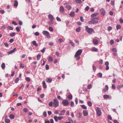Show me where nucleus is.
Instances as JSON below:
<instances>
[{
    "mask_svg": "<svg viewBox=\"0 0 123 123\" xmlns=\"http://www.w3.org/2000/svg\"><path fill=\"white\" fill-rule=\"evenodd\" d=\"M49 105L50 107L53 106L54 107H57L59 106V102L56 98H54L53 100V102L50 101Z\"/></svg>",
    "mask_w": 123,
    "mask_h": 123,
    "instance_id": "f257e3e1",
    "label": "nucleus"
},
{
    "mask_svg": "<svg viewBox=\"0 0 123 123\" xmlns=\"http://www.w3.org/2000/svg\"><path fill=\"white\" fill-rule=\"evenodd\" d=\"M43 34L48 38H50V36L49 32L47 31H44L42 32Z\"/></svg>",
    "mask_w": 123,
    "mask_h": 123,
    "instance_id": "f03ea898",
    "label": "nucleus"
},
{
    "mask_svg": "<svg viewBox=\"0 0 123 123\" xmlns=\"http://www.w3.org/2000/svg\"><path fill=\"white\" fill-rule=\"evenodd\" d=\"M96 111L97 115L98 116H100L101 114V111L99 107H97L96 108Z\"/></svg>",
    "mask_w": 123,
    "mask_h": 123,
    "instance_id": "7ed1b4c3",
    "label": "nucleus"
},
{
    "mask_svg": "<svg viewBox=\"0 0 123 123\" xmlns=\"http://www.w3.org/2000/svg\"><path fill=\"white\" fill-rule=\"evenodd\" d=\"M82 51V49H79L75 53L74 55L75 57H76L78 56H80L81 54Z\"/></svg>",
    "mask_w": 123,
    "mask_h": 123,
    "instance_id": "20e7f679",
    "label": "nucleus"
},
{
    "mask_svg": "<svg viewBox=\"0 0 123 123\" xmlns=\"http://www.w3.org/2000/svg\"><path fill=\"white\" fill-rule=\"evenodd\" d=\"M85 30L88 33L92 34V29L91 28H89L88 26H85Z\"/></svg>",
    "mask_w": 123,
    "mask_h": 123,
    "instance_id": "39448f33",
    "label": "nucleus"
},
{
    "mask_svg": "<svg viewBox=\"0 0 123 123\" xmlns=\"http://www.w3.org/2000/svg\"><path fill=\"white\" fill-rule=\"evenodd\" d=\"M98 17H93V24H96L98 23Z\"/></svg>",
    "mask_w": 123,
    "mask_h": 123,
    "instance_id": "423d86ee",
    "label": "nucleus"
},
{
    "mask_svg": "<svg viewBox=\"0 0 123 123\" xmlns=\"http://www.w3.org/2000/svg\"><path fill=\"white\" fill-rule=\"evenodd\" d=\"M62 104L64 106H67L69 104L68 101L66 99L63 100L62 101Z\"/></svg>",
    "mask_w": 123,
    "mask_h": 123,
    "instance_id": "0eeeda50",
    "label": "nucleus"
},
{
    "mask_svg": "<svg viewBox=\"0 0 123 123\" xmlns=\"http://www.w3.org/2000/svg\"><path fill=\"white\" fill-rule=\"evenodd\" d=\"M101 14L103 15H104L105 14V11L103 8H102L100 10Z\"/></svg>",
    "mask_w": 123,
    "mask_h": 123,
    "instance_id": "6e6552de",
    "label": "nucleus"
},
{
    "mask_svg": "<svg viewBox=\"0 0 123 123\" xmlns=\"http://www.w3.org/2000/svg\"><path fill=\"white\" fill-rule=\"evenodd\" d=\"M103 97L105 99H108L109 98V99H111V97L110 95H108L106 94L104 95L103 96Z\"/></svg>",
    "mask_w": 123,
    "mask_h": 123,
    "instance_id": "1a4fd4ad",
    "label": "nucleus"
},
{
    "mask_svg": "<svg viewBox=\"0 0 123 123\" xmlns=\"http://www.w3.org/2000/svg\"><path fill=\"white\" fill-rule=\"evenodd\" d=\"M64 9L63 7L61 6L59 8V11L61 13H62L64 11Z\"/></svg>",
    "mask_w": 123,
    "mask_h": 123,
    "instance_id": "9d476101",
    "label": "nucleus"
},
{
    "mask_svg": "<svg viewBox=\"0 0 123 123\" xmlns=\"http://www.w3.org/2000/svg\"><path fill=\"white\" fill-rule=\"evenodd\" d=\"M16 48H15L12 50H11L8 52V53L9 54H10L12 53H13L16 50Z\"/></svg>",
    "mask_w": 123,
    "mask_h": 123,
    "instance_id": "9b49d317",
    "label": "nucleus"
},
{
    "mask_svg": "<svg viewBox=\"0 0 123 123\" xmlns=\"http://www.w3.org/2000/svg\"><path fill=\"white\" fill-rule=\"evenodd\" d=\"M65 111L64 110H63L60 111V113H59V115L60 116H62L65 113Z\"/></svg>",
    "mask_w": 123,
    "mask_h": 123,
    "instance_id": "f8f14e48",
    "label": "nucleus"
},
{
    "mask_svg": "<svg viewBox=\"0 0 123 123\" xmlns=\"http://www.w3.org/2000/svg\"><path fill=\"white\" fill-rule=\"evenodd\" d=\"M48 18L50 19V20H53L54 18L52 15L49 14L48 15Z\"/></svg>",
    "mask_w": 123,
    "mask_h": 123,
    "instance_id": "ddd939ff",
    "label": "nucleus"
},
{
    "mask_svg": "<svg viewBox=\"0 0 123 123\" xmlns=\"http://www.w3.org/2000/svg\"><path fill=\"white\" fill-rule=\"evenodd\" d=\"M83 115L85 116H86L88 114L86 110H84L83 112Z\"/></svg>",
    "mask_w": 123,
    "mask_h": 123,
    "instance_id": "4468645a",
    "label": "nucleus"
},
{
    "mask_svg": "<svg viewBox=\"0 0 123 123\" xmlns=\"http://www.w3.org/2000/svg\"><path fill=\"white\" fill-rule=\"evenodd\" d=\"M93 43L95 45L98 44V41L97 39H94L93 41Z\"/></svg>",
    "mask_w": 123,
    "mask_h": 123,
    "instance_id": "2eb2a0df",
    "label": "nucleus"
},
{
    "mask_svg": "<svg viewBox=\"0 0 123 123\" xmlns=\"http://www.w3.org/2000/svg\"><path fill=\"white\" fill-rule=\"evenodd\" d=\"M65 8H67L68 10H70L71 8V6L68 5H67L66 6H65Z\"/></svg>",
    "mask_w": 123,
    "mask_h": 123,
    "instance_id": "dca6fc26",
    "label": "nucleus"
},
{
    "mask_svg": "<svg viewBox=\"0 0 123 123\" xmlns=\"http://www.w3.org/2000/svg\"><path fill=\"white\" fill-rule=\"evenodd\" d=\"M53 61V59L52 57L51 56H49V57L48 58V61L49 62H51Z\"/></svg>",
    "mask_w": 123,
    "mask_h": 123,
    "instance_id": "f3484780",
    "label": "nucleus"
},
{
    "mask_svg": "<svg viewBox=\"0 0 123 123\" xmlns=\"http://www.w3.org/2000/svg\"><path fill=\"white\" fill-rule=\"evenodd\" d=\"M32 44L33 45L35 46L36 47H37L38 46V45L36 41H33L32 42Z\"/></svg>",
    "mask_w": 123,
    "mask_h": 123,
    "instance_id": "a211bd4d",
    "label": "nucleus"
},
{
    "mask_svg": "<svg viewBox=\"0 0 123 123\" xmlns=\"http://www.w3.org/2000/svg\"><path fill=\"white\" fill-rule=\"evenodd\" d=\"M18 5V2L16 0H15L14 1V6L17 7Z\"/></svg>",
    "mask_w": 123,
    "mask_h": 123,
    "instance_id": "6ab92c4d",
    "label": "nucleus"
},
{
    "mask_svg": "<svg viewBox=\"0 0 123 123\" xmlns=\"http://www.w3.org/2000/svg\"><path fill=\"white\" fill-rule=\"evenodd\" d=\"M54 23V21L53 20H50L49 21L48 23L49 25H51L52 24Z\"/></svg>",
    "mask_w": 123,
    "mask_h": 123,
    "instance_id": "aec40b11",
    "label": "nucleus"
},
{
    "mask_svg": "<svg viewBox=\"0 0 123 123\" xmlns=\"http://www.w3.org/2000/svg\"><path fill=\"white\" fill-rule=\"evenodd\" d=\"M75 15V13L73 12H71L69 14L70 16L71 17L74 16Z\"/></svg>",
    "mask_w": 123,
    "mask_h": 123,
    "instance_id": "412c9836",
    "label": "nucleus"
},
{
    "mask_svg": "<svg viewBox=\"0 0 123 123\" xmlns=\"http://www.w3.org/2000/svg\"><path fill=\"white\" fill-rule=\"evenodd\" d=\"M43 87L45 88H46L47 87V86L44 81H43Z\"/></svg>",
    "mask_w": 123,
    "mask_h": 123,
    "instance_id": "4be33fe9",
    "label": "nucleus"
},
{
    "mask_svg": "<svg viewBox=\"0 0 123 123\" xmlns=\"http://www.w3.org/2000/svg\"><path fill=\"white\" fill-rule=\"evenodd\" d=\"M1 67L3 69H4L5 68V65L4 63H2L1 65Z\"/></svg>",
    "mask_w": 123,
    "mask_h": 123,
    "instance_id": "5701e85b",
    "label": "nucleus"
},
{
    "mask_svg": "<svg viewBox=\"0 0 123 123\" xmlns=\"http://www.w3.org/2000/svg\"><path fill=\"white\" fill-rule=\"evenodd\" d=\"M41 55L38 54L37 56V60H39L40 59L41 57Z\"/></svg>",
    "mask_w": 123,
    "mask_h": 123,
    "instance_id": "b1692460",
    "label": "nucleus"
},
{
    "mask_svg": "<svg viewBox=\"0 0 123 123\" xmlns=\"http://www.w3.org/2000/svg\"><path fill=\"white\" fill-rule=\"evenodd\" d=\"M69 43L71 44L72 46L74 47V44L73 42L71 41L70 40L69 41Z\"/></svg>",
    "mask_w": 123,
    "mask_h": 123,
    "instance_id": "393cba45",
    "label": "nucleus"
},
{
    "mask_svg": "<svg viewBox=\"0 0 123 123\" xmlns=\"http://www.w3.org/2000/svg\"><path fill=\"white\" fill-rule=\"evenodd\" d=\"M121 28L120 25H117L116 26V28L117 30L121 29Z\"/></svg>",
    "mask_w": 123,
    "mask_h": 123,
    "instance_id": "a878e982",
    "label": "nucleus"
},
{
    "mask_svg": "<svg viewBox=\"0 0 123 123\" xmlns=\"http://www.w3.org/2000/svg\"><path fill=\"white\" fill-rule=\"evenodd\" d=\"M52 79L50 78H48L47 82H48L49 83H50L52 82Z\"/></svg>",
    "mask_w": 123,
    "mask_h": 123,
    "instance_id": "bb28decb",
    "label": "nucleus"
},
{
    "mask_svg": "<svg viewBox=\"0 0 123 123\" xmlns=\"http://www.w3.org/2000/svg\"><path fill=\"white\" fill-rule=\"evenodd\" d=\"M9 117L10 119H14V116L13 114H11L9 116Z\"/></svg>",
    "mask_w": 123,
    "mask_h": 123,
    "instance_id": "cd10ccee",
    "label": "nucleus"
},
{
    "mask_svg": "<svg viewBox=\"0 0 123 123\" xmlns=\"http://www.w3.org/2000/svg\"><path fill=\"white\" fill-rule=\"evenodd\" d=\"M81 107L83 109H87V107L84 105H81Z\"/></svg>",
    "mask_w": 123,
    "mask_h": 123,
    "instance_id": "c85d7f7f",
    "label": "nucleus"
},
{
    "mask_svg": "<svg viewBox=\"0 0 123 123\" xmlns=\"http://www.w3.org/2000/svg\"><path fill=\"white\" fill-rule=\"evenodd\" d=\"M9 35L11 37H13L15 35V33L13 32L12 33H10Z\"/></svg>",
    "mask_w": 123,
    "mask_h": 123,
    "instance_id": "c756f323",
    "label": "nucleus"
},
{
    "mask_svg": "<svg viewBox=\"0 0 123 123\" xmlns=\"http://www.w3.org/2000/svg\"><path fill=\"white\" fill-rule=\"evenodd\" d=\"M80 30H81V28H80V27H79L76 29L75 31L76 32H79V31H80Z\"/></svg>",
    "mask_w": 123,
    "mask_h": 123,
    "instance_id": "7c9ffc66",
    "label": "nucleus"
},
{
    "mask_svg": "<svg viewBox=\"0 0 123 123\" xmlns=\"http://www.w3.org/2000/svg\"><path fill=\"white\" fill-rule=\"evenodd\" d=\"M19 78L18 77L17 78H16L15 80V82L16 83H18L19 80Z\"/></svg>",
    "mask_w": 123,
    "mask_h": 123,
    "instance_id": "2f4dec72",
    "label": "nucleus"
},
{
    "mask_svg": "<svg viewBox=\"0 0 123 123\" xmlns=\"http://www.w3.org/2000/svg\"><path fill=\"white\" fill-rule=\"evenodd\" d=\"M23 111L24 112L26 113L28 111V109L26 108H24L23 109Z\"/></svg>",
    "mask_w": 123,
    "mask_h": 123,
    "instance_id": "473e14b6",
    "label": "nucleus"
},
{
    "mask_svg": "<svg viewBox=\"0 0 123 123\" xmlns=\"http://www.w3.org/2000/svg\"><path fill=\"white\" fill-rule=\"evenodd\" d=\"M93 51L95 52H97L98 51V49L95 47H93Z\"/></svg>",
    "mask_w": 123,
    "mask_h": 123,
    "instance_id": "72a5a7b5",
    "label": "nucleus"
},
{
    "mask_svg": "<svg viewBox=\"0 0 123 123\" xmlns=\"http://www.w3.org/2000/svg\"><path fill=\"white\" fill-rule=\"evenodd\" d=\"M74 42L76 43L77 45H79V42L77 40L75 39L74 40Z\"/></svg>",
    "mask_w": 123,
    "mask_h": 123,
    "instance_id": "f704fd0d",
    "label": "nucleus"
},
{
    "mask_svg": "<svg viewBox=\"0 0 123 123\" xmlns=\"http://www.w3.org/2000/svg\"><path fill=\"white\" fill-rule=\"evenodd\" d=\"M20 68H23L25 66L24 65V64H23L22 63H20Z\"/></svg>",
    "mask_w": 123,
    "mask_h": 123,
    "instance_id": "c9c22d12",
    "label": "nucleus"
},
{
    "mask_svg": "<svg viewBox=\"0 0 123 123\" xmlns=\"http://www.w3.org/2000/svg\"><path fill=\"white\" fill-rule=\"evenodd\" d=\"M98 14V12H96L93 14V17H95V16L97 15Z\"/></svg>",
    "mask_w": 123,
    "mask_h": 123,
    "instance_id": "e433bc0d",
    "label": "nucleus"
},
{
    "mask_svg": "<svg viewBox=\"0 0 123 123\" xmlns=\"http://www.w3.org/2000/svg\"><path fill=\"white\" fill-rule=\"evenodd\" d=\"M49 30L50 31L52 32L53 31V29L52 27H49Z\"/></svg>",
    "mask_w": 123,
    "mask_h": 123,
    "instance_id": "4c0bfd02",
    "label": "nucleus"
},
{
    "mask_svg": "<svg viewBox=\"0 0 123 123\" xmlns=\"http://www.w3.org/2000/svg\"><path fill=\"white\" fill-rule=\"evenodd\" d=\"M10 120L9 119H5V122L6 123H10Z\"/></svg>",
    "mask_w": 123,
    "mask_h": 123,
    "instance_id": "58836bf2",
    "label": "nucleus"
},
{
    "mask_svg": "<svg viewBox=\"0 0 123 123\" xmlns=\"http://www.w3.org/2000/svg\"><path fill=\"white\" fill-rule=\"evenodd\" d=\"M54 118L55 122H57V121L58 119L57 116H54Z\"/></svg>",
    "mask_w": 123,
    "mask_h": 123,
    "instance_id": "ea45409f",
    "label": "nucleus"
},
{
    "mask_svg": "<svg viewBox=\"0 0 123 123\" xmlns=\"http://www.w3.org/2000/svg\"><path fill=\"white\" fill-rule=\"evenodd\" d=\"M58 40L59 41L60 43L63 42L64 41L63 39L62 38H60L58 39Z\"/></svg>",
    "mask_w": 123,
    "mask_h": 123,
    "instance_id": "a19ab883",
    "label": "nucleus"
},
{
    "mask_svg": "<svg viewBox=\"0 0 123 123\" xmlns=\"http://www.w3.org/2000/svg\"><path fill=\"white\" fill-rule=\"evenodd\" d=\"M98 75L100 78H101L102 77V74L100 73H99L98 74Z\"/></svg>",
    "mask_w": 123,
    "mask_h": 123,
    "instance_id": "79ce46f5",
    "label": "nucleus"
},
{
    "mask_svg": "<svg viewBox=\"0 0 123 123\" xmlns=\"http://www.w3.org/2000/svg\"><path fill=\"white\" fill-rule=\"evenodd\" d=\"M112 50L113 52H117L116 49L115 48H113Z\"/></svg>",
    "mask_w": 123,
    "mask_h": 123,
    "instance_id": "37998d69",
    "label": "nucleus"
},
{
    "mask_svg": "<svg viewBox=\"0 0 123 123\" xmlns=\"http://www.w3.org/2000/svg\"><path fill=\"white\" fill-rule=\"evenodd\" d=\"M112 29V27L110 26H109L108 27L107 30L109 31H110Z\"/></svg>",
    "mask_w": 123,
    "mask_h": 123,
    "instance_id": "c03bdc74",
    "label": "nucleus"
},
{
    "mask_svg": "<svg viewBox=\"0 0 123 123\" xmlns=\"http://www.w3.org/2000/svg\"><path fill=\"white\" fill-rule=\"evenodd\" d=\"M72 98V95H69L68 96V98L70 100H71Z\"/></svg>",
    "mask_w": 123,
    "mask_h": 123,
    "instance_id": "a18cd8bd",
    "label": "nucleus"
},
{
    "mask_svg": "<svg viewBox=\"0 0 123 123\" xmlns=\"http://www.w3.org/2000/svg\"><path fill=\"white\" fill-rule=\"evenodd\" d=\"M76 2L77 3H81V0H76Z\"/></svg>",
    "mask_w": 123,
    "mask_h": 123,
    "instance_id": "49530a36",
    "label": "nucleus"
},
{
    "mask_svg": "<svg viewBox=\"0 0 123 123\" xmlns=\"http://www.w3.org/2000/svg\"><path fill=\"white\" fill-rule=\"evenodd\" d=\"M6 26L4 25H3L1 28V29L2 30H4V29H5L6 28Z\"/></svg>",
    "mask_w": 123,
    "mask_h": 123,
    "instance_id": "de8ad7c7",
    "label": "nucleus"
},
{
    "mask_svg": "<svg viewBox=\"0 0 123 123\" xmlns=\"http://www.w3.org/2000/svg\"><path fill=\"white\" fill-rule=\"evenodd\" d=\"M25 80L28 82H30V78L29 77H26L25 78Z\"/></svg>",
    "mask_w": 123,
    "mask_h": 123,
    "instance_id": "09e8293b",
    "label": "nucleus"
},
{
    "mask_svg": "<svg viewBox=\"0 0 123 123\" xmlns=\"http://www.w3.org/2000/svg\"><path fill=\"white\" fill-rule=\"evenodd\" d=\"M88 105L90 106H92V103L90 101H89L88 102Z\"/></svg>",
    "mask_w": 123,
    "mask_h": 123,
    "instance_id": "8fccbe9b",
    "label": "nucleus"
},
{
    "mask_svg": "<svg viewBox=\"0 0 123 123\" xmlns=\"http://www.w3.org/2000/svg\"><path fill=\"white\" fill-rule=\"evenodd\" d=\"M74 102L73 101H71L70 104L71 107H73L74 106Z\"/></svg>",
    "mask_w": 123,
    "mask_h": 123,
    "instance_id": "3c124183",
    "label": "nucleus"
},
{
    "mask_svg": "<svg viewBox=\"0 0 123 123\" xmlns=\"http://www.w3.org/2000/svg\"><path fill=\"white\" fill-rule=\"evenodd\" d=\"M75 58H76V60H79L80 58V56H77Z\"/></svg>",
    "mask_w": 123,
    "mask_h": 123,
    "instance_id": "603ef678",
    "label": "nucleus"
},
{
    "mask_svg": "<svg viewBox=\"0 0 123 123\" xmlns=\"http://www.w3.org/2000/svg\"><path fill=\"white\" fill-rule=\"evenodd\" d=\"M108 119L111 120H112V118L111 117V116L110 115H109L108 116Z\"/></svg>",
    "mask_w": 123,
    "mask_h": 123,
    "instance_id": "864d4df0",
    "label": "nucleus"
},
{
    "mask_svg": "<svg viewBox=\"0 0 123 123\" xmlns=\"http://www.w3.org/2000/svg\"><path fill=\"white\" fill-rule=\"evenodd\" d=\"M114 41L113 40H111L110 41V43L112 45L114 43Z\"/></svg>",
    "mask_w": 123,
    "mask_h": 123,
    "instance_id": "5fc2aeb1",
    "label": "nucleus"
},
{
    "mask_svg": "<svg viewBox=\"0 0 123 123\" xmlns=\"http://www.w3.org/2000/svg\"><path fill=\"white\" fill-rule=\"evenodd\" d=\"M49 66L47 65L46 64V65L45 66V68L46 70H48L49 69Z\"/></svg>",
    "mask_w": 123,
    "mask_h": 123,
    "instance_id": "6e6d98bb",
    "label": "nucleus"
},
{
    "mask_svg": "<svg viewBox=\"0 0 123 123\" xmlns=\"http://www.w3.org/2000/svg\"><path fill=\"white\" fill-rule=\"evenodd\" d=\"M8 28L10 30H12L13 29V28L12 27L10 26H9L8 27Z\"/></svg>",
    "mask_w": 123,
    "mask_h": 123,
    "instance_id": "4d7b16f0",
    "label": "nucleus"
},
{
    "mask_svg": "<svg viewBox=\"0 0 123 123\" xmlns=\"http://www.w3.org/2000/svg\"><path fill=\"white\" fill-rule=\"evenodd\" d=\"M56 19L57 21H61V20L60 18H59L58 17H57L56 18Z\"/></svg>",
    "mask_w": 123,
    "mask_h": 123,
    "instance_id": "13d9d810",
    "label": "nucleus"
},
{
    "mask_svg": "<svg viewBox=\"0 0 123 123\" xmlns=\"http://www.w3.org/2000/svg\"><path fill=\"white\" fill-rule=\"evenodd\" d=\"M82 115V114L81 113H79L78 114V117L79 119L81 118V116Z\"/></svg>",
    "mask_w": 123,
    "mask_h": 123,
    "instance_id": "bf43d9fd",
    "label": "nucleus"
},
{
    "mask_svg": "<svg viewBox=\"0 0 123 123\" xmlns=\"http://www.w3.org/2000/svg\"><path fill=\"white\" fill-rule=\"evenodd\" d=\"M12 23L15 25H17V23L14 21H12Z\"/></svg>",
    "mask_w": 123,
    "mask_h": 123,
    "instance_id": "052dcab7",
    "label": "nucleus"
},
{
    "mask_svg": "<svg viewBox=\"0 0 123 123\" xmlns=\"http://www.w3.org/2000/svg\"><path fill=\"white\" fill-rule=\"evenodd\" d=\"M35 35L36 36H38L39 35V33L37 32H36L35 33Z\"/></svg>",
    "mask_w": 123,
    "mask_h": 123,
    "instance_id": "680f3d73",
    "label": "nucleus"
},
{
    "mask_svg": "<svg viewBox=\"0 0 123 123\" xmlns=\"http://www.w3.org/2000/svg\"><path fill=\"white\" fill-rule=\"evenodd\" d=\"M43 114L44 116L45 117H46V116L47 114H46V112H45V111L44 112H43Z\"/></svg>",
    "mask_w": 123,
    "mask_h": 123,
    "instance_id": "e2e57ef3",
    "label": "nucleus"
},
{
    "mask_svg": "<svg viewBox=\"0 0 123 123\" xmlns=\"http://www.w3.org/2000/svg\"><path fill=\"white\" fill-rule=\"evenodd\" d=\"M75 101L76 102V104H77L78 103V99L77 98H75Z\"/></svg>",
    "mask_w": 123,
    "mask_h": 123,
    "instance_id": "0e129e2a",
    "label": "nucleus"
},
{
    "mask_svg": "<svg viewBox=\"0 0 123 123\" xmlns=\"http://www.w3.org/2000/svg\"><path fill=\"white\" fill-rule=\"evenodd\" d=\"M89 9V7L88 6H87L85 8V10L86 11H88Z\"/></svg>",
    "mask_w": 123,
    "mask_h": 123,
    "instance_id": "69168bd1",
    "label": "nucleus"
},
{
    "mask_svg": "<svg viewBox=\"0 0 123 123\" xmlns=\"http://www.w3.org/2000/svg\"><path fill=\"white\" fill-rule=\"evenodd\" d=\"M105 89H106L107 90H108V87L107 85H106L105 86Z\"/></svg>",
    "mask_w": 123,
    "mask_h": 123,
    "instance_id": "338daca9",
    "label": "nucleus"
},
{
    "mask_svg": "<svg viewBox=\"0 0 123 123\" xmlns=\"http://www.w3.org/2000/svg\"><path fill=\"white\" fill-rule=\"evenodd\" d=\"M120 23L122 24L123 23V20L122 19V18H121L120 19Z\"/></svg>",
    "mask_w": 123,
    "mask_h": 123,
    "instance_id": "774afa93",
    "label": "nucleus"
}]
</instances>
